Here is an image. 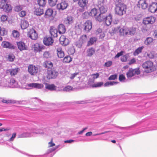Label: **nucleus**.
<instances>
[{"mask_svg": "<svg viewBox=\"0 0 157 157\" xmlns=\"http://www.w3.org/2000/svg\"><path fill=\"white\" fill-rule=\"evenodd\" d=\"M34 13L37 16H39L43 14V10L40 8H35Z\"/></svg>", "mask_w": 157, "mask_h": 157, "instance_id": "a878e982", "label": "nucleus"}, {"mask_svg": "<svg viewBox=\"0 0 157 157\" xmlns=\"http://www.w3.org/2000/svg\"><path fill=\"white\" fill-rule=\"evenodd\" d=\"M0 9L6 13H9L12 10V7L7 0L0 1Z\"/></svg>", "mask_w": 157, "mask_h": 157, "instance_id": "7ed1b4c3", "label": "nucleus"}, {"mask_svg": "<svg viewBox=\"0 0 157 157\" xmlns=\"http://www.w3.org/2000/svg\"><path fill=\"white\" fill-rule=\"evenodd\" d=\"M1 45L4 48H9L11 49H14V46L10 42L6 41H4L2 42Z\"/></svg>", "mask_w": 157, "mask_h": 157, "instance_id": "2eb2a0df", "label": "nucleus"}, {"mask_svg": "<svg viewBox=\"0 0 157 157\" xmlns=\"http://www.w3.org/2000/svg\"><path fill=\"white\" fill-rule=\"evenodd\" d=\"M53 67V63L50 61H46L45 62V67L48 68H51Z\"/></svg>", "mask_w": 157, "mask_h": 157, "instance_id": "c03bdc74", "label": "nucleus"}, {"mask_svg": "<svg viewBox=\"0 0 157 157\" xmlns=\"http://www.w3.org/2000/svg\"><path fill=\"white\" fill-rule=\"evenodd\" d=\"M59 40L60 44L64 46L67 45L69 43V40L68 39L66 38L63 35L61 36L59 38Z\"/></svg>", "mask_w": 157, "mask_h": 157, "instance_id": "f8f14e48", "label": "nucleus"}, {"mask_svg": "<svg viewBox=\"0 0 157 157\" xmlns=\"http://www.w3.org/2000/svg\"><path fill=\"white\" fill-rule=\"evenodd\" d=\"M148 11L152 13H155L157 11V3L152 2L149 6Z\"/></svg>", "mask_w": 157, "mask_h": 157, "instance_id": "1a4fd4ad", "label": "nucleus"}, {"mask_svg": "<svg viewBox=\"0 0 157 157\" xmlns=\"http://www.w3.org/2000/svg\"><path fill=\"white\" fill-rule=\"evenodd\" d=\"M32 133L33 134L35 133L40 134H44V132L41 129H33L32 130Z\"/></svg>", "mask_w": 157, "mask_h": 157, "instance_id": "79ce46f5", "label": "nucleus"}, {"mask_svg": "<svg viewBox=\"0 0 157 157\" xmlns=\"http://www.w3.org/2000/svg\"><path fill=\"white\" fill-rule=\"evenodd\" d=\"M106 16L103 13H100L99 15L96 17V19L99 22H103L105 17Z\"/></svg>", "mask_w": 157, "mask_h": 157, "instance_id": "7c9ffc66", "label": "nucleus"}, {"mask_svg": "<svg viewBox=\"0 0 157 157\" xmlns=\"http://www.w3.org/2000/svg\"><path fill=\"white\" fill-rule=\"evenodd\" d=\"M129 56L128 54H126L123 56L121 57V60L123 62H125L129 57Z\"/></svg>", "mask_w": 157, "mask_h": 157, "instance_id": "de8ad7c7", "label": "nucleus"}, {"mask_svg": "<svg viewBox=\"0 0 157 157\" xmlns=\"http://www.w3.org/2000/svg\"><path fill=\"white\" fill-rule=\"evenodd\" d=\"M103 83L102 82H98L96 83L93 84L91 86L93 87H98L101 86L103 85Z\"/></svg>", "mask_w": 157, "mask_h": 157, "instance_id": "3c124183", "label": "nucleus"}, {"mask_svg": "<svg viewBox=\"0 0 157 157\" xmlns=\"http://www.w3.org/2000/svg\"><path fill=\"white\" fill-rule=\"evenodd\" d=\"M99 76V74L98 73H96V74H92L90 75V77L93 79L94 80L98 78Z\"/></svg>", "mask_w": 157, "mask_h": 157, "instance_id": "4d7b16f0", "label": "nucleus"}, {"mask_svg": "<svg viewBox=\"0 0 157 157\" xmlns=\"http://www.w3.org/2000/svg\"><path fill=\"white\" fill-rule=\"evenodd\" d=\"M14 56L13 54H10L9 55L8 57V59L10 61H13L14 59Z\"/></svg>", "mask_w": 157, "mask_h": 157, "instance_id": "052dcab7", "label": "nucleus"}, {"mask_svg": "<svg viewBox=\"0 0 157 157\" xmlns=\"http://www.w3.org/2000/svg\"><path fill=\"white\" fill-rule=\"evenodd\" d=\"M63 89L64 91H68L72 90L73 87L71 86H67L65 87Z\"/></svg>", "mask_w": 157, "mask_h": 157, "instance_id": "bf43d9fd", "label": "nucleus"}, {"mask_svg": "<svg viewBox=\"0 0 157 157\" xmlns=\"http://www.w3.org/2000/svg\"><path fill=\"white\" fill-rule=\"evenodd\" d=\"M57 0H48V3L51 6H55Z\"/></svg>", "mask_w": 157, "mask_h": 157, "instance_id": "09e8293b", "label": "nucleus"}, {"mask_svg": "<svg viewBox=\"0 0 157 157\" xmlns=\"http://www.w3.org/2000/svg\"><path fill=\"white\" fill-rule=\"evenodd\" d=\"M144 48V47L142 46L139 47L133 53V55L135 56H137L140 53Z\"/></svg>", "mask_w": 157, "mask_h": 157, "instance_id": "c9c22d12", "label": "nucleus"}, {"mask_svg": "<svg viewBox=\"0 0 157 157\" xmlns=\"http://www.w3.org/2000/svg\"><path fill=\"white\" fill-rule=\"evenodd\" d=\"M79 40L82 44L86 42L87 40V36L86 35H82L80 37Z\"/></svg>", "mask_w": 157, "mask_h": 157, "instance_id": "37998d69", "label": "nucleus"}, {"mask_svg": "<svg viewBox=\"0 0 157 157\" xmlns=\"http://www.w3.org/2000/svg\"><path fill=\"white\" fill-rule=\"evenodd\" d=\"M27 86L30 89L35 88L40 89L42 88L44 86L43 84L36 83L29 84H28Z\"/></svg>", "mask_w": 157, "mask_h": 157, "instance_id": "9d476101", "label": "nucleus"}, {"mask_svg": "<svg viewBox=\"0 0 157 157\" xmlns=\"http://www.w3.org/2000/svg\"><path fill=\"white\" fill-rule=\"evenodd\" d=\"M142 67L144 69V72L146 73H151L155 70L153 63L151 61H147L144 63L142 64Z\"/></svg>", "mask_w": 157, "mask_h": 157, "instance_id": "f257e3e1", "label": "nucleus"}, {"mask_svg": "<svg viewBox=\"0 0 157 157\" xmlns=\"http://www.w3.org/2000/svg\"><path fill=\"white\" fill-rule=\"evenodd\" d=\"M78 5L82 8H84L88 4V0H78Z\"/></svg>", "mask_w": 157, "mask_h": 157, "instance_id": "412c9836", "label": "nucleus"}, {"mask_svg": "<svg viewBox=\"0 0 157 157\" xmlns=\"http://www.w3.org/2000/svg\"><path fill=\"white\" fill-rule=\"evenodd\" d=\"M53 10L52 9L49 8L48 9L45 13V15L46 17L47 18L51 17L52 15Z\"/></svg>", "mask_w": 157, "mask_h": 157, "instance_id": "c756f323", "label": "nucleus"}, {"mask_svg": "<svg viewBox=\"0 0 157 157\" xmlns=\"http://www.w3.org/2000/svg\"><path fill=\"white\" fill-rule=\"evenodd\" d=\"M12 34L14 37L17 38L19 36V32L16 30H13L12 32Z\"/></svg>", "mask_w": 157, "mask_h": 157, "instance_id": "864d4df0", "label": "nucleus"}, {"mask_svg": "<svg viewBox=\"0 0 157 157\" xmlns=\"http://www.w3.org/2000/svg\"><path fill=\"white\" fill-rule=\"evenodd\" d=\"M125 78V77L124 75L122 74L120 75L119 77V79L120 81H124Z\"/></svg>", "mask_w": 157, "mask_h": 157, "instance_id": "774afa93", "label": "nucleus"}, {"mask_svg": "<svg viewBox=\"0 0 157 157\" xmlns=\"http://www.w3.org/2000/svg\"><path fill=\"white\" fill-rule=\"evenodd\" d=\"M148 6V4L145 0H140L138 2V6L139 8L145 9Z\"/></svg>", "mask_w": 157, "mask_h": 157, "instance_id": "4468645a", "label": "nucleus"}, {"mask_svg": "<svg viewBox=\"0 0 157 157\" xmlns=\"http://www.w3.org/2000/svg\"><path fill=\"white\" fill-rule=\"evenodd\" d=\"M37 2L39 5L40 6L43 7L45 6L46 3L45 0H38Z\"/></svg>", "mask_w": 157, "mask_h": 157, "instance_id": "8fccbe9b", "label": "nucleus"}, {"mask_svg": "<svg viewBox=\"0 0 157 157\" xmlns=\"http://www.w3.org/2000/svg\"><path fill=\"white\" fill-rule=\"evenodd\" d=\"M155 18L152 16H150L144 18L143 20V23L145 25L152 24L155 21Z\"/></svg>", "mask_w": 157, "mask_h": 157, "instance_id": "6e6552de", "label": "nucleus"}, {"mask_svg": "<svg viewBox=\"0 0 157 157\" xmlns=\"http://www.w3.org/2000/svg\"><path fill=\"white\" fill-rule=\"evenodd\" d=\"M95 80H94L90 76L89 78L88 83L91 86V85L94 84V82Z\"/></svg>", "mask_w": 157, "mask_h": 157, "instance_id": "69168bd1", "label": "nucleus"}, {"mask_svg": "<svg viewBox=\"0 0 157 157\" xmlns=\"http://www.w3.org/2000/svg\"><path fill=\"white\" fill-rule=\"evenodd\" d=\"M2 101L4 103H13V101L11 100H7L6 99H3L2 100Z\"/></svg>", "mask_w": 157, "mask_h": 157, "instance_id": "e2e57ef3", "label": "nucleus"}, {"mask_svg": "<svg viewBox=\"0 0 157 157\" xmlns=\"http://www.w3.org/2000/svg\"><path fill=\"white\" fill-rule=\"evenodd\" d=\"M58 74V72L55 70H48V76L49 78H56Z\"/></svg>", "mask_w": 157, "mask_h": 157, "instance_id": "ddd939ff", "label": "nucleus"}, {"mask_svg": "<svg viewBox=\"0 0 157 157\" xmlns=\"http://www.w3.org/2000/svg\"><path fill=\"white\" fill-rule=\"evenodd\" d=\"M128 35H133L136 32V29L135 28H128Z\"/></svg>", "mask_w": 157, "mask_h": 157, "instance_id": "4c0bfd02", "label": "nucleus"}, {"mask_svg": "<svg viewBox=\"0 0 157 157\" xmlns=\"http://www.w3.org/2000/svg\"><path fill=\"white\" fill-rule=\"evenodd\" d=\"M153 41V39L151 37H147L144 41V44L146 45L151 44Z\"/></svg>", "mask_w": 157, "mask_h": 157, "instance_id": "473e14b6", "label": "nucleus"}, {"mask_svg": "<svg viewBox=\"0 0 157 157\" xmlns=\"http://www.w3.org/2000/svg\"><path fill=\"white\" fill-rule=\"evenodd\" d=\"M73 21V17L71 16H69L65 19L64 23L66 24L69 25L72 24Z\"/></svg>", "mask_w": 157, "mask_h": 157, "instance_id": "2f4dec72", "label": "nucleus"}, {"mask_svg": "<svg viewBox=\"0 0 157 157\" xmlns=\"http://www.w3.org/2000/svg\"><path fill=\"white\" fill-rule=\"evenodd\" d=\"M22 9V6L21 5L16 6L14 8V10L17 12L21 11Z\"/></svg>", "mask_w": 157, "mask_h": 157, "instance_id": "6e6d98bb", "label": "nucleus"}, {"mask_svg": "<svg viewBox=\"0 0 157 157\" xmlns=\"http://www.w3.org/2000/svg\"><path fill=\"white\" fill-rule=\"evenodd\" d=\"M43 42L45 45L49 46L53 43V40L51 37H46L44 38Z\"/></svg>", "mask_w": 157, "mask_h": 157, "instance_id": "f3484780", "label": "nucleus"}, {"mask_svg": "<svg viewBox=\"0 0 157 157\" xmlns=\"http://www.w3.org/2000/svg\"><path fill=\"white\" fill-rule=\"evenodd\" d=\"M94 49L93 48H90L88 50L87 52V56H91L93 55L94 53Z\"/></svg>", "mask_w": 157, "mask_h": 157, "instance_id": "a18cd8bd", "label": "nucleus"}, {"mask_svg": "<svg viewBox=\"0 0 157 157\" xmlns=\"http://www.w3.org/2000/svg\"><path fill=\"white\" fill-rule=\"evenodd\" d=\"M17 44L18 49L21 51L27 49V46L25 45V44L24 42L22 41L17 42Z\"/></svg>", "mask_w": 157, "mask_h": 157, "instance_id": "6ab92c4d", "label": "nucleus"}, {"mask_svg": "<svg viewBox=\"0 0 157 157\" xmlns=\"http://www.w3.org/2000/svg\"><path fill=\"white\" fill-rule=\"evenodd\" d=\"M98 11L97 9L94 8L92 9L90 12V16L92 17H95L98 13Z\"/></svg>", "mask_w": 157, "mask_h": 157, "instance_id": "a19ab883", "label": "nucleus"}, {"mask_svg": "<svg viewBox=\"0 0 157 157\" xmlns=\"http://www.w3.org/2000/svg\"><path fill=\"white\" fill-rule=\"evenodd\" d=\"M90 16V12H85L83 14V17L84 18H87Z\"/></svg>", "mask_w": 157, "mask_h": 157, "instance_id": "13d9d810", "label": "nucleus"}, {"mask_svg": "<svg viewBox=\"0 0 157 157\" xmlns=\"http://www.w3.org/2000/svg\"><path fill=\"white\" fill-rule=\"evenodd\" d=\"M19 69L18 68H15V69H12L9 70V72L10 73L11 75H16Z\"/></svg>", "mask_w": 157, "mask_h": 157, "instance_id": "f704fd0d", "label": "nucleus"}, {"mask_svg": "<svg viewBox=\"0 0 157 157\" xmlns=\"http://www.w3.org/2000/svg\"><path fill=\"white\" fill-rule=\"evenodd\" d=\"M57 55L59 58H61L64 57V53L62 49L60 47L57 48Z\"/></svg>", "mask_w": 157, "mask_h": 157, "instance_id": "393cba45", "label": "nucleus"}, {"mask_svg": "<svg viewBox=\"0 0 157 157\" xmlns=\"http://www.w3.org/2000/svg\"><path fill=\"white\" fill-rule=\"evenodd\" d=\"M43 48V46L40 45L38 43H36L34 45V49L35 51L37 52H40L42 50Z\"/></svg>", "mask_w": 157, "mask_h": 157, "instance_id": "c85d7f7f", "label": "nucleus"}, {"mask_svg": "<svg viewBox=\"0 0 157 157\" xmlns=\"http://www.w3.org/2000/svg\"><path fill=\"white\" fill-rule=\"evenodd\" d=\"M28 36L33 40H36L38 38V34L36 30L32 29L29 32Z\"/></svg>", "mask_w": 157, "mask_h": 157, "instance_id": "39448f33", "label": "nucleus"}, {"mask_svg": "<svg viewBox=\"0 0 157 157\" xmlns=\"http://www.w3.org/2000/svg\"><path fill=\"white\" fill-rule=\"evenodd\" d=\"M82 44L81 42V41H79V40L75 43V45L78 48L81 47Z\"/></svg>", "mask_w": 157, "mask_h": 157, "instance_id": "338daca9", "label": "nucleus"}, {"mask_svg": "<svg viewBox=\"0 0 157 157\" xmlns=\"http://www.w3.org/2000/svg\"><path fill=\"white\" fill-rule=\"evenodd\" d=\"M72 61V58L69 56H66L63 59V62L65 63H69Z\"/></svg>", "mask_w": 157, "mask_h": 157, "instance_id": "ea45409f", "label": "nucleus"}, {"mask_svg": "<svg viewBox=\"0 0 157 157\" xmlns=\"http://www.w3.org/2000/svg\"><path fill=\"white\" fill-rule=\"evenodd\" d=\"M32 134H33V133H32V130H31V132H24L20 134L18 136V137L19 138H25V137H31L33 136Z\"/></svg>", "mask_w": 157, "mask_h": 157, "instance_id": "b1692460", "label": "nucleus"}, {"mask_svg": "<svg viewBox=\"0 0 157 157\" xmlns=\"http://www.w3.org/2000/svg\"><path fill=\"white\" fill-rule=\"evenodd\" d=\"M8 17L6 15H3L0 17V21L2 22H5L7 21Z\"/></svg>", "mask_w": 157, "mask_h": 157, "instance_id": "603ef678", "label": "nucleus"}, {"mask_svg": "<svg viewBox=\"0 0 157 157\" xmlns=\"http://www.w3.org/2000/svg\"><path fill=\"white\" fill-rule=\"evenodd\" d=\"M127 6L125 4L121 3L116 2L115 11L117 15L121 16L126 13Z\"/></svg>", "mask_w": 157, "mask_h": 157, "instance_id": "f03ea898", "label": "nucleus"}, {"mask_svg": "<svg viewBox=\"0 0 157 157\" xmlns=\"http://www.w3.org/2000/svg\"><path fill=\"white\" fill-rule=\"evenodd\" d=\"M92 22L89 20H88L84 24V30L86 32H89L92 28Z\"/></svg>", "mask_w": 157, "mask_h": 157, "instance_id": "9b49d317", "label": "nucleus"}, {"mask_svg": "<svg viewBox=\"0 0 157 157\" xmlns=\"http://www.w3.org/2000/svg\"><path fill=\"white\" fill-rule=\"evenodd\" d=\"M29 26L28 22L25 20H22L21 21V28L23 29H26Z\"/></svg>", "mask_w": 157, "mask_h": 157, "instance_id": "cd10ccee", "label": "nucleus"}, {"mask_svg": "<svg viewBox=\"0 0 157 157\" xmlns=\"http://www.w3.org/2000/svg\"><path fill=\"white\" fill-rule=\"evenodd\" d=\"M8 87L12 88L17 87H18V83L13 78H11Z\"/></svg>", "mask_w": 157, "mask_h": 157, "instance_id": "a211bd4d", "label": "nucleus"}, {"mask_svg": "<svg viewBox=\"0 0 157 157\" xmlns=\"http://www.w3.org/2000/svg\"><path fill=\"white\" fill-rule=\"evenodd\" d=\"M97 39L95 37H92L90 38V40L88 42L87 45L90 46L92 45L95 42L97 41Z\"/></svg>", "mask_w": 157, "mask_h": 157, "instance_id": "e433bc0d", "label": "nucleus"}, {"mask_svg": "<svg viewBox=\"0 0 157 157\" xmlns=\"http://www.w3.org/2000/svg\"><path fill=\"white\" fill-rule=\"evenodd\" d=\"M58 30L59 34H63L66 31V29L64 25L63 24H59L58 26Z\"/></svg>", "mask_w": 157, "mask_h": 157, "instance_id": "bb28decb", "label": "nucleus"}, {"mask_svg": "<svg viewBox=\"0 0 157 157\" xmlns=\"http://www.w3.org/2000/svg\"><path fill=\"white\" fill-rule=\"evenodd\" d=\"M118 82L115 81L107 82L104 85L105 87L109 86H113L117 84Z\"/></svg>", "mask_w": 157, "mask_h": 157, "instance_id": "58836bf2", "label": "nucleus"}, {"mask_svg": "<svg viewBox=\"0 0 157 157\" xmlns=\"http://www.w3.org/2000/svg\"><path fill=\"white\" fill-rule=\"evenodd\" d=\"M68 6V3L67 1H63L58 4L57 5V9L59 10H63L66 9Z\"/></svg>", "mask_w": 157, "mask_h": 157, "instance_id": "0eeeda50", "label": "nucleus"}, {"mask_svg": "<svg viewBox=\"0 0 157 157\" xmlns=\"http://www.w3.org/2000/svg\"><path fill=\"white\" fill-rule=\"evenodd\" d=\"M26 14L27 13L25 11L22 10L19 13V15L21 17H23L26 16Z\"/></svg>", "mask_w": 157, "mask_h": 157, "instance_id": "5fc2aeb1", "label": "nucleus"}, {"mask_svg": "<svg viewBox=\"0 0 157 157\" xmlns=\"http://www.w3.org/2000/svg\"><path fill=\"white\" fill-rule=\"evenodd\" d=\"M119 33L121 35L123 36L128 35V28L124 27L119 30Z\"/></svg>", "mask_w": 157, "mask_h": 157, "instance_id": "5701e85b", "label": "nucleus"}, {"mask_svg": "<svg viewBox=\"0 0 157 157\" xmlns=\"http://www.w3.org/2000/svg\"><path fill=\"white\" fill-rule=\"evenodd\" d=\"M16 133H13L11 137L8 140L9 141L11 142L13 141L16 137Z\"/></svg>", "mask_w": 157, "mask_h": 157, "instance_id": "680f3d73", "label": "nucleus"}, {"mask_svg": "<svg viewBox=\"0 0 157 157\" xmlns=\"http://www.w3.org/2000/svg\"><path fill=\"white\" fill-rule=\"evenodd\" d=\"M140 74V71L139 68L134 69L130 68L129 71L127 73L126 75L128 79L131 78L136 75H138Z\"/></svg>", "mask_w": 157, "mask_h": 157, "instance_id": "20e7f679", "label": "nucleus"}, {"mask_svg": "<svg viewBox=\"0 0 157 157\" xmlns=\"http://www.w3.org/2000/svg\"><path fill=\"white\" fill-rule=\"evenodd\" d=\"M117 78V75H112L109 77V80H114Z\"/></svg>", "mask_w": 157, "mask_h": 157, "instance_id": "0e129e2a", "label": "nucleus"}, {"mask_svg": "<svg viewBox=\"0 0 157 157\" xmlns=\"http://www.w3.org/2000/svg\"><path fill=\"white\" fill-rule=\"evenodd\" d=\"M50 33L51 36L54 37H57V30L53 27H51L50 30Z\"/></svg>", "mask_w": 157, "mask_h": 157, "instance_id": "4be33fe9", "label": "nucleus"}, {"mask_svg": "<svg viewBox=\"0 0 157 157\" xmlns=\"http://www.w3.org/2000/svg\"><path fill=\"white\" fill-rule=\"evenodd\" d=\"M105 20L103 21V22H105L107 26L110 25L112 21V17L111 15L109 14L108 16H106Z\"/></svg>", "mask_w": 157, "mask_h": 157, "instance_id": "dca6fc26", "label": "nucleus"}, {"mask_svg": "<svg viewBox=\"0 0 157 157\" xmlns=\"http://www.w3.org/2000/svg\"><path fill=\"white\" fill-rule=\"evenodd\" d=\"M46 89L50 90H55L56 89V86L54 84H47L45 87Z\"/></svg>", "mask_w": 157, "mask_h": 157, "instance_id": "72a5a7b5", "label": "nucleus"}, {"mask_svg": "<svg viewBox=\"0 0 157 157\" xmlns=\"http://www.w3.org/2000/svg\"><path fill=\"white\" fill-rule=\"evenodd\" d=\"M98 7L100 10V13H105L107 11V7L105 6L103 3H101L98 5Z\"/></svg>", "mask_w": 157, "mask_h": 157, "instance_id": "aec40b11", "label": "nucleus"}, {"mask_svg": "<svg viewBox=\"0 0 157 157\" xmlns=\"http://www.w3.org/2000/svg\"><path fill=\"white\" fill-rule=\"evenodd\" d=\"M7 32L4 28L0 27V35L4 36L7 34Z\"/></svg>", "mask_w": 157, "mask_h": 157, "instance_id": "49530a36", "label": "nucleus"}, {"mask_svg": "<svg viewBox=\"0 0 157 157\" xmlns=\"http://www.w3.org/2000/svg\"><path fill=\"white\" fill-rule=\"evenodd\" d=\"M38 69L37 67L33 65H29L28 68V71L31 75H34L38 71Z\"/></svg>", "mask_w": 157, "mask_h": 157, "instance_id": "423d86ee", "label": "nucleus"}]
</instances>
